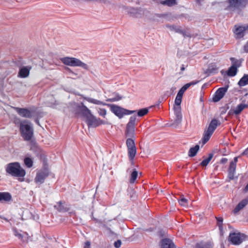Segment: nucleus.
I'll return each instance as SVG.
<instances>
[{
	"mask_svg": "<svg viewBox=\"0 0 248 248\" xmlns=\"http://www.w3.org/2000/svg\"><path fill=\"white\" fill-rule=\"evenodd\" d=\"M84 99L86 100L87 101H88L89 103L98 105H102V106H106L107 104L106 103H104L101 101L91 98L88 97H84Z\"/></svg>",
	"mask_w": 248,
	"mask_h": 248,
	"instance_id": "5701e85b",
	"label": "nucleus"
},
{
	"mask_svg": "<svg viewBox=\"0 0 248 248\" xmlns=\"http://www.w3.org/2000/svg\"><path fill=\"white\" fill-rule=\"evenodd\" d=\"M190 87V84L188 83L184 85L181 89H182L183 91L185 92V91Z\"/></svg>",
	"mask_w": 248,
	"mask_h": 248,
	"instance_id": "c03bdc74",
	"label": "nucleus"
},
{
	"mask_svg": "<svg viewBox=\"0 0 248 248\" xmlns=\"http://www.w3.org/2000/svg\"><path fill=\"white\" fill-rule=\"evenodd\" d=\"M213 156H208L207 158L204 159L203 161H202L201 162L200 165H201L202 167H206L211 160V159L213 158Z\"/></svg>",
	"mask_w": 248,
	"mask_h": 248,
	"instance_id": "2f4dec72",
	"label": "nucleus"
},
{
	"mask_svg": "<svg viewBox=\"0 0 248 248\" xmlns=\"http://www.w3.org/2000/svg\"><path fill=\"white\" fill-rule=\"evenodd\" d=\"M190 87V84L188 83L184 85L181 89H182L183 91L185 92V91Z\"/></svg>",
	"mask_w": 248,
	"mask_h": 248,
	"instance_id": "37998d69",
	"label": "nucleus"
},
{
	"mask_svg": "<svg viewBox=\"0 0 248 248\" xmlns=\"http://www.w3.org/2000/svg\"><path fill=\"white\" fill-rule=\"evenodd\" d=\"M149 111V109L147 108H143L140 109L138 111L137 114L138 116L142 117L146 115Z\"/></svg>",
	"mask_w": 248,
	"mask_h": 248,
	"instance_id": "7c9ffc66",
	"label": "nucleus"
},
{
	"mask_svg": "<svg viewBox=\"0 0 248 248\" xmlns=\"http://www.w3.org/2000/svg\"><path fill=\"white\" fill-rule=\"evenodd\" d=\"M134 157H135V156H129V159H130V161L131 162L132 165H134V161H133Z\"/></svg>",
	"mask_w": 248,
	"mask_h": 248,
	"instance_id": "5fc2aeb1",
	"label": "nucleus"
},
{
	"mask_svg": "<svg viewBox=\"0 0 248 248\" xmlns=\"http://www.w3.org/2000/svg\"><path fill=\"white\" fill-rule=\"evenodd\" d=\"M14 108L22 117L31 118L32 117V112L27 108H20L18 107H15Z\"/></svg>",
	"mask_w": 248,
	"mask_h": 248,
	"instance_id": "4468645a",
	"label": "nucleus"
},
{
	"mask_svg": "<svg viewBox=\"0 0 248 248\" xmlns=\"http://www.w3.org/2000/svg\"><path fill=\"white\" fill-rule=\"evenodd\" d=\"M6 172L14 177H23L26 175V171L18 162L9 163L6 168Z\"/></svg>",
	"mask_w": 248,
	"mask_h": 248,
	"instance_id": "f03ea898",
	"label": "nucleus"
},
{
	"mask_svg": "<svg viewBox=\"0 0 248 248\" xmlns=\"http://www.w3.org/2000/svg\"><path fill=\"white\" fill-rule=\"evenodd\" d=\"M61 61L63 64L68 66H79L85 69L88 68V66L86 63L76 58L66 57L61 58Z\"/></svg>",
	"mask_w": 248,
	"mask_h": 248,
	"instance_id": "39448f33",
	"label": "nucleus"
},
{
	"mask_svg": "<svg viewBox=\"0 0 248 248\" xmlns=\"http://www.w3.org/2000/svg\"><path fill=\"white\" fill-rule=\"evenodd\" d=\"M122 97L118 93H115L113 97L108 99L107 101L109 102H115L120 100L122 99Z\"/></svg>",
	"mask_w": 248,
	"mask_h": 248,
	"instance_id": "473e14b6",
	"label": "nucleus"
},
{
	"mask_svg": "<svg viewBox=\"0 0 248 248\" xmlns=\"http://www.w3.org/2000/svg\"><path fill=\"white\" fill-rule=\"evenodd\" d=\"M54 208L59 212H67L69 210V208L64 207L61 202H58L57 205L54 206Z\"/></svg>",
	"mask_w": 248,
	"mask_h": 248,
	"instance_id": "a878e982",
	"label": "nucleus"
},
{
	"mask_svg": "<svg viewBox=\"0 0 248 248\" xmlns=\"http://www.w3.org/2000/svg\"><path fill=\"white\" fill-rule=\"evenodd\" d=\"M190 87V84L188 83L184 85L181 89H182L183 91L185 92V91Z\"/></svg>",
	"mask_w": 248,
	"mask_h": 248,
	"instance_id": "a18cd8bd",
	"label": "nucleus"
},
{
	"mask_svg": "<svg viewBox=\"0 0 248 248\" xmlns=\"http://www.w3.org/2000/svg\"><path fill=\"white\" fill-rule=\"evenodd\" d=\"M126 143L128 149V155H136V148L134 140L131 138H128Z\"/></svg>",
	"mask_w": 248,
	"mask_h": 248,
	"instance_id": "2eb2a0df",
	"label": "nucleus"
},
{
	"mask_svg": "<svg viewBox=\"0 0 248 248\" xmlns=\"http://www.w3.org/2000/svg\"><path fill=\"white\" fill-rule=\"evenodd\" d=\"M12 199L11 194L8 192H0V202L4 201L9 202Z\"/></svg>",
	"mask_w": 248,
	"mask_h": 248,
	"instance_id": "b1692460",
	"label": "nucleus"
},
{
	"mask_svg": "<svg viewBox=\"0 0 248 248\" xmlns=\"http://www.w3.org/2000/svg\"><path fill=\"white\" fill-rule=\"evenodd\" d=\"M228 89V86L219 88L215 92L213 96V101L217 102L222 99L227 92Z\"/></svg>",
	"mask_w": 248,
	"mask_h": 248,
	"instance_id": "9b49d317",
	"label": "nucleus"
},
{
	"mask_svg": "<svg viewBox=\"0 0 248 248\" xmlns=\"http://www.w3.org/2000/svg\"><path fill=\"white\" fill-rule=\"evenodd\" d=\"M185 66H184V64H183V65L181 66V70L182 71H184V70H185Z\"/></svg>",
	"mask_w": 248,
	"mask_h": 248,
	"instance_id": "680f3d73",
	"label": "nucleus"
},
{
	"mask_svg": "<svg viewBox=\"0 0 248 248\" xmlns=\"http://www.w3.org/2000/svg\"><path fill=\"white\" fill-rule=\"evenodd\" d=\"M31 68L30 67H23L21 68L18 74V77L25 78L28 77Z\"/></svg>",
	"mask_w": 248,
	"mask_h": 248,
	"instance_id": "6ab92c4d",
	"label": "nucleus"
},
{
	"mask_svg": "<svg viewBox=\"0 0 248 248\" xmlns=\"http://www.w3.org/2000/svg\"><path fill=\"white\" fill-rule=\"evenodd\" d=\"M81 110L86 118V122L89 127H96L105 124L103 120L93 115L91 110L86 106L82 105Z\"/></svg>",
	"mask_w": 248,
	"mask_h": 248,
	"instance_id": "f257e3e1",
	"label": "nucleus"
},
{
	"mask_svg": "<svg viewBox=\"0 0 248 248\" xmlns=\"http://www.w3.org/2000/svg\"><path fill=\"white\" fill-rule=\"evenodd\" d=\"M129 194L130 195V197L132 200H133L134 198L136 197V192L134 191V190L133 189H129L128 190Z\"/></svg>",
	"mask_w": 248,
	"mask_h": 248,
	"instance_id": "e433bc0d",
	"label": "nucleus"
},
{
	"mask_svg": "<svg viewBox=\"0 0 248 248\" xmlns=\"http://www.w3.org/2000/svg\"><path fill=\"white\" fill-rule=\"evenodd\" d=\"M190 87V84L188 83L184 85L181 89H182L183 91L185 92V91Z\"/></svg>",
	"mask_w": 248,
	"mask_h": 248,
	"instance_id": "de8ad7c7",
	"label": "nucleus"
},
{
	"mask_svg": "<svg viewBox=\"0 0 248 248\" xmlns=\"http://www.w3.org/2000/svg\"><path fill=\"white\" fill-rule=\"evenodd\" d=\"M247 236L240 232L230 233L229 237V240L235 245H240L246 238Z\"/></svg>",
	"mask_w": 248,
	"mask_h": 248,
	"instance_id": "6e6552de",
	"label": "nucleus"
},
{
	"mask_svg": "<svg viewBox=\"0 0 248 248\" xmlns=\"http://www.w3.org/2000/svg\"><path fill=\"white\" fill-rule=\"evenodd\" d=\"M50 172L49 170H39L34 178V181L36 183L42 184L44 183L45 179L49 176Z\"/></svg>",
	"mask_w": 248,
	"mask_h": 248,
	"instance_id": "1a4fd4ad",
	"label": "nucleus"
},
{
	"mask_svg": "<svg viewBox=\"0 0 248 248\" xmlns=\"http://www.w3.org/2000/svg\"><path fill=\"white\" fill-rule=\"evenodd\" d=\"M248 203V199H245L241 201L236 206L234 210H233V213L234 214H237L240 210L242 209L244 207H245Z\"/></svg>",
	"mask_w": 248,
	"mask_h": 248,
	"instance_id": "aec40b11",
	"label": "nucleus"
},
{
	"mask_svg": "<svg viewBox=\"0 0 248 248\" xmlns=\"http://www.w3.org/2000/svg\"><path fill=\"white\" fill-rule=\"evenodd\" d=\"M92 219H93V220L95 221V222H96V223H102V221H101V220H98V219H97V218H96L94 217H93Z\"/></svg>",
	"mask_w": 248,
	"mask_h": 248,
	"instance_id": "4d7b16f0",
	"label": "nucleus"
},
{
	"mask_svg": "<svg viewBox=\"0 0 248 248\" xmlns=\"http://www.w3.org/2000/svg\"><path fill=\"white\" fill-rule=\"evenodd\" d=\"M138 176V171L136 170V169L133 170V172L131 174L130 179L129 180V182L130 183L132 184L135 182Z\"/></svg>",
	"mask_w": 248,
	"mask_h": 248,
	"instance_id": "cd10ccee",
	"label": "nucleus"
},
{
	"mask_svg": "<svg viewBox=\"0 0 248 248\" xmlns=\"http://www.w3.org/2000/svg\"><path fill=\"white\" fill-rule=\"evenodd\" d=\"M15 234L16 236H17L21 240L24 241V240L23 239V236L22 234L17 232V231H15Z\"/></svg>",
	"mask_w": 248,
	"mask_h": 248,
	"instance_id": "09e8293b",
	"label": "nucleus"
},
{
	"mask_svg": "<svg viewBox=\"0 0 248 248\" xmlns=\"http://www.w3.org/2000/svg\"><path fill=\"white\" fill-rule=\"evenodd\" d=\"M199 149L200 146L199 145H196L194 147L191 148L189 149L188 155H196Z\"/></svg>",
	"mask_w": 248,
	"mask_h": 248,
	"instance_id": "c756f323",
	"label": "nucleus"
},
{
	"mask_svg": "<svg viewBox=\"0 0 248 248\" xmlns=\"http://www.w3.org/2000/svg\"><path fill=\"white\" fill-rule=\"evenodd\" d=\"M227 161H228V159L227 158H223L221 159L220 163L222 164H225L227 162Z\"/></svg>",
	"mask_w": 248,
	"mask_h": 248,
	"instance_id": "6e6d98bb",
	"label": "nucleus"
},
{
	"mask_svg": "<svg viewBox=\"0 0 248 248\" xmlns=\"http://www.w3.org/2000/svg\"><path fill=\"white\" fill-rule=\"evenodd\" d=\"M248 107V105L246 104L241 103L238 105L234 109H231L229 114H231L234 113L235 115H238L246 108Z\"/></svg>",
	"mask_w": 248,
	"mask_h": 248,
	"instance_id": "f3484780",
	"label": "nucleus"
},
{
	"mask_svg": "<svg viewBox=\"0 0 248 248\" xmlns=\"http://www.w3.org/2000/svg\"><path fill=\"white\" fill-rule=\"evenodd\" d=\"M135 112H136L135 110H129L124 108V115H130V114H133V113H134Z\"/></svg>",
	"mask_w": 248,
	"mask_h": 248,
	"instance_id": "79ce46f5",
	"label": "nucleus"
},
{
	"mask_svg": "<svg viewBox=\"0 0 248 248\" xmlns=\"http://www.w3.org/2000/svg\"><path fill=\"white\" fill-rule=\"evenodd\" d=\"M244 50L246 52H248V42L244 46Z\"/></svg>",
	"mask_w": 248,
	"mask_h": 248,
	"instance_id": "13d9d810",
	"label": "nucleus"
},
{
	"mask_svg": "<svg viewBox=\"0 0 248 248\" xmlns=\"http://www.w3.org/2000/svg\"><path fill=\"white\" fill-rule=\"evenodd\" d=\"M24 162L25 166L29 168H31L33 166V160L29 157H26L24 158Z\"/></svg>",
	"mask_w": 248,
	"mask_h": 248,
	"instance_id": "c85d7f7f",
	"label": "nucleus"
},
{
	"mask_svg": "<svg viewBox=\"0 0 248 248\" xmlns=\"http://www.w3.org/2000/svg\"><path fill=\"white\" fill-rule=\"evenodd\" d=\"M248 0H228V9L232 10L244 7L247 3Z\"/></svg>",
	"mask_w": 248,
	"mask_h": 248,
	"instance_id": "9d476101",
	"label": "nucleus"
},
{
	"mask_svg": "<svg viewBox=\"0 0 248 248\" xmlns=\"http://www.w3.org/2000/svg\"><path fill=\"white\" fill-rule=\"evenodd\" d=\"M157 2L162 5H167L168 6H173L176 3V0H157Z\"/></svg>",
	"mask_w": 248,
	"mask_h": 248,
	"instance_id": "393cba45",
	"label": "nucleus"
},
{
	"mask_svg": "<svg viewBox=\"0 0 248 248\" xmlns=\"http://www.w3.org/2000/svg\"><path fill=\"white\" fill-rule=\"evenodd\" d=\"M184 93H185V92L180 89L179 90V91H178V93H177V95H178L179 96H181V97H183Z\"/></svg>",
	"mask_w": 248,
	"mask_h": 248,
	"instance_id": "3c124183",
	"label": "nucleus"
},
{
	"mask_svg": "<svg viewBox=\"0 0 248 248\" xmlns=\"http://www.w3.org/2000/svg\"><path fill=\"white\" fill-rule=\"evenodd\" d=\"M187 200L184 197H182L179 201V202L180 205L182 206H186V203H187Z\"/></svg>",
	"mask_w": 248,
	"mask_h": 248,
	"instance_id": "4c0bfd02",
	"label": "nucleus"
},
{
	"mask_svg": "<svg viewBox=\"0 0 248 248\" xmlns=\"http://www.w3.org/2000/svg\"><path fill=\"white\" fill-rule=\"evenodd\" d=\"M111 111L119 118H122L124 115V108L115 105H110Z\"/></svg>",
	"mask_w": 248,
	"mask_h": 248,
	"instance_id": "dca6fc26",
	"label": "nucleus"
},
{
	"mask_svg": "<svg viewBox=\"0 0 248 248\" xmlns=\"http://www.w3.org/2000/svg\"><path fill=\"white\" fill-rule=\"evenodd\" d=\"M91 243L89 241H86L85 243L84 248H90Z\"/></svg>",
	"mask_w": 248,
	"mask_h": 248,
	"instance_id": "603ef678",
	"label": "nucleus"
},
{
	"mask_svg": "<svg viewBox=\"0 0 248 248\" xmlns=\"http://www.w3.org/2000/svg\"><path fill=\"white\" fill-rule=\"evenodd\" d=\"M18 180H19V181H21V182H22V181H23V179H19Z\"/></svg>",
	"mask_w": 248,
	"mask_h": 248,
	"instance_id": "0e129e2a",
	"label": "nucleus"
},
{
	"mask_svg": "<svg viewBox=\"0 0 248 248\" xmlns=\"http://www.w3.org/2000/svg\"><path fill=\"white\" fill-rule=\"evenodd\" d=\"M97 112L100 116L104 118L105 117L107 114V110L105 108H99L97 110Z\"/></svg>",
	"mask_w": 248,
	"mask_h": 248,
	"instance_id": "c9c22d12",
	"label": "nucleus"
},
{
	"mask_svg": "<svg viewBox=\"0 0 248 248\" xmlns=\"http://www.w3.org/2000/svg\"><path fill=\"white\" fill-rule=\"evenodd\" d=\"M248 30V25L238 26L235 25L234 27V33L236 38H241L246 34V31Z\"/></svg>",
	"mask_w": 248,
	"mask_h": 248,
	"instance_id": "ddd939ff",
	"label": "nucleus"
},
{
	"mask_svg": "<svg viewBox=\"0 0 248 248\" xmlns=\"http://www.w3.org/2000/svg\"><path fill=\"white\" fill-rule=\"evenodd\" d=\"M248 154V148L246 149L245 151L243 152V153L241 154V155H247Z\"/></svg>",
	"mask_w": 248,
	"mask_h": 248,
	"instance_id": "bf43d9fd",
	"label": "nucleus"
},
{
	"mask_svg": "<svg viewBox=\"0 0 248 248\" xmlns=\"http://www.w3.org/2000/svg\"><path fill=\"white\" fill-rule=\"evenodd\" d=\"M218 68L215 65L210 66L208 69V71L211 74H216L217 73Z\"/></svg>",
	"mask_w": 248,
	"mask_h": 248,
	"instance_id": "72a5a7b5",
	"label": "nucleus"
},
{
	"mask_svg": "<svg viewBox=\"0 0 248 248\" xmlns=\"http://www.w3.org/2000/svg\"><path fill=\"white\" fill-rule=\"evenodd\" d=\"M216 219L218 222V226L219 228L222 227L223 223V218L222 217H216Z\"/></svg>",
	"mask_w": 248,
	"mask_h": 248,
	"instance_id": "ea45409f",
	"label": "nucleus"
},
{
	"mask_svg": "<svg viewBox=\"0 0 248 248\" xmlns=\"http://www.w3.org/2000/svg\"><path fill=\"white\" fill-rule=\"evenodd\" d=\"M167 27H169L171 31H175L176 32H178L181 31L180 30L175 26H167Z\"/></svg>",
	"mask_w": 248,
	"mask_h": 248,
	"instance_id": "58836bf2",
	"label": "nucleus"
},
{
	"mask_svg": "<svg viewBox=\"0 0 248 248\" xmlns=\"http://www.w3.org/2000/svg\"><path fill=\"white\" fill-rule=\"evenodd\" d=\"M199 82V81L198 80H195V81H192L189 83H188V84H190V86H192V85H196V84H197Z\"/></svg>",
	"mask_w": 248,
	"mask_h": 248,
	"instance_id": "864d4df0",
	"label": "nucleus"
},
{
	"mask_svg": "<svg viewBox=\"0 0 248 248\" xmlns=\"http://www.w3.org/2000/svg\"><path fill=\"white\" fill-rule=\"evenodd\" d=\"M220 124V122L216 119H213L210 123L207 129L204 132L202 139L203 144H205L210 139L217 126Z\"/></svg>",
	"mask_w": 248,
	"mask_h": 248,
	"instance_id": "20e7f679",
	"label": "nucleus"
},
{
	"mask_svg": "<svg viewBox=\"0 0 248 248\" xmlns=\"http://www.w3.org/2000/svg\"><path fill=\"white\" fill-rule=\"evenodd\" d=\"M20 131L25 140H30L33 135V128L28 121H22L20 124Z\"/></svg>",
	"mask_w": 248,
	"mask_h": 248,
	"instance_id": "7ed1b4c3",
	"label": "nucleus"
},
{
	"mask_svg": "<svg viewBox=\"0 0 248 248\" xmlns=\"http://www.w3.org/2000/svg\"><path fill=\"white\" fill-rule=\"evenodd\" d=\"M122 244V242L120 240H118L114 243V246L116 248H119Z\"/></svg>",
	"mask_w": 248,
	"mask_h": 248,
	"instance_id": "a19ab883",
	"label": "nucleus"
},
{
	"mask_svg": "<svg viewBox=\"0 0 248 248\" xmlns=\"http://www.w3.org/2000/svg\"><path fill=\"white\" fill-rule=\"evenodd\" d=\"M238 156L234 157L233 160L230 163H233V165L234 166H236V163L238 161Z\"/></svg>",
	"mask_w": 248,
	"mask_h": 248,
	"instance_id": "8fccbe9b",
	"label": "nucleus"
},
{
	"mask_svg": "<svg viewBox=\"0 0 248 248\" xmlns=\"http://www.w3.org/2000/svg\"><path fill=\"white\" fill-rule=\"evenodd\" d=\"M208 155H213L212 154H209Z\"/></svg>",
	"mask_w": 248,
	"mask_h": 248,
	"instance_id": "69168bd1",
	"label": "nucleus"
},
{
	"mask_svg": "<svg viewBox=\"0 0 248 248\" xmlns=\"http://www.w3.org/2000/svg\"><path fill=\"white\" fill-rule=\"evenodd\" d=\"M195 248H213V246L210 242L201 241L196 244Z\"/></svg>",
	"mask_w": 248,
	"mask_h": 248,
	"instance_id": "4be33fe9",
	"label": "nucleus"
},
{
	"mask_svg": "<svg viewBox=\"0 0 248 248\" xmlns=\"http://www.w3.org/2000/svg\"><path fill=\"white\" fill-rule=\"evenodd\" d=\"M190 87V84L188 83L184 85L181 89H182L183 91L185 92V91Z\"/></svg>",
	"mask_w": 248,
	"mask_h": 248,
	"instance_id": "49530a36",
	"label": "nucleus"
},
{
	"mask_svg": "<svg viewBox=\"0 0 248 248\" xmlns=\"http://www.w3.org/2000/svg\"><path fill=\"white\" fill-rule=\"evenodd\" d=\"M41 159L42 161L43 162V168H42V169L49 170V168H48V164L47 163V160L45 158V156H44L43 157H41Z\"/></svg>",
	"mask_w": 248,
	"mask_h": 248,
	"instance_id": "f704fd0d",
	"label": "nucleus"
},
{
	"mask_svg": "<svg viewBox=\"0 0 248 248\" xmlns=\"http://www.w3.org/2000/svg\"><path fill=\"white\" fill-rule=\"evenodd\" d=\"M135 11L136 10L135 9L131 8L127 11V12L130 13H134Z\"/></svg>",
	"mask_w": 248,
	"mask_h": 248,
	"instance_id": "052dcab7",
	"label": "nucleus"
},
{
	"mask_svg": "<svg viewBox=\"0 0 248 248\" xmlns=\"http://www.w3.org/2000/svg\"><path fill=\"white\" fill-rule=\"evenodd\" d=\"M245 190L246 191H248V184L246 185V186L245 187Z\"/></svg>",
	"mask_w": 248,
	"mask_h": 248,
	"instance_id": "e2e57ef3",
	"label": "nucleus"
},
{
	"mask_svg": "<svg viewBox=\"0 0 248 248\" xmlns=\"http://www.w3.org/2000/svg\"><path fill=\"white\" fill-rule=\"evenodd\" d=\"M238 84L239 86H245L248 84V75L245 74L243 77L240 79Z\"/></svg>",
	"mask_w": 248,
	"mask_h": 248,
	"instance_id": "bb28decb",
	"label": "nucleus"
},
{
	"mask_svg": "<svg viewBox=\"0 0 248 248\" xmlns=\"http://www.w3.org/2000/svg\"><path fill=\"white\" fill-rule=\"evenodd\" d=\"M235 170L236 166H234L233 163H230L228 168V178L230 180H232L234 179Z\"/></svg>",
	"mask_w": 248,
	"mask_h": 248,
	"instance_id": "412c9836",
	"label": "nucleus"
},
{
	"mask_svg": "<svg viewBox=\"0 0 248 248\" xmlns=\"http://www.w3.org/2000/svg\"><path fill=\"white\" fill-rule=\"evenodd\" d=\"M230 60L233 63L232 65L229 68L227 71V75L229 77L235 76L237 72V67L240 66V64H238V61L236 60L234 58H231Z\"/></svg>",
	"mask_w": 248,
	"mask_h": 248,
	"instance_id": "f8f14e48",
	"label": "nucleus"
},
{
	"mask_svg": "<svg viewBox=\"0 0 248 248\" xmlns=\"http://www.w3.org/2000/svg\"><path fill=\"white\" fill-rule=\"evenodd\" d=\"M161 248H176V247L170 239L166 238L162 240Z\"/></svg>",
	"mask_w": 248,
	"mask_h": 248,
	"instance_id": "a211bd4d",
	"label": "nucleus"
},
{
	"mask_svg": "<svg viewBox=\"0 0 248 248\" xmlns=\"http://www.w3.org/2000/svg\"><path fill=\"white\" fill-rule=\"evenodd\" d=\"M182 97H181V96L177 95L175 99L173 109L175 116L174 122L176 124H179L180 123L182 119L181 108L180 106L182 102Z\"/></svg>",
	"mask_w": 248,
	"mask_h": 248,
	"instance_id": "423d86ee",
	"label": "nucleus"
},
{
	"mask_svg": "<svg viewBox=\"0 0 248 248\" xmlns=\"http://www.w3.org/2000/svg\"><path fill=\"white\" fill-rule=\"evenodd\" d=\"M136 117L132 116L127 123L125 132V136L128 138H135V126Z\"/></svg>",
	"mask_w": 248,
	"mask_h": 248,
	"instance_id": "0eeeda50",
	"label": "nucleus"
}]
</instances>
